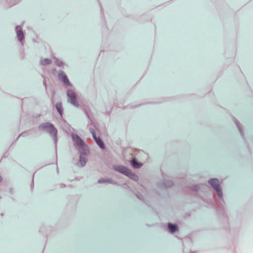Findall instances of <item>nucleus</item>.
Returning a JSON list of instances; mask_svg holds the SVG:
<instances>
[{
  "mask_svg": "<svg viewBox=\"0 0 253 253\" xmlns=\"http://www.w3.org/2000/svg\"><path fill=\"white\" fill-rule=\"evenodd\" d=\"M114 169L117 171L125 174V175L129 176L135 180H137L138 179V177L137 175L133 174L129 169L125 167L120 166H115Z\"/></svg>",
  "mask_w": 253,
  "mask_h": 253,
  "instance_id": "1",
  "label": "nucleus"
},
{
  "mask_svg": "<svg viewBox=\"0 0 253 253\" xmlns=\"http://www.w3.org/2000/svg\"><path fill=\"white\" fill-rule=\"evenodd\" d=\"M209 183L216 190L218 196L219 197H221L222 196V193L218 180L216 178L211 179L209 180Z\"/></svg>",
  "mask_w": 253,
  "mask_h": 253,
  "instance_id": "2",
  "label": "nucleus"
},
{
  "mask_svg": "<svg viewBox=\"0 0 253 253\" xmlns=\"http://www.w3.org/2000/svg\"><path fill=\"white\" fill-rule=\"evenodd\" d=\"M40 128L46 129L51 134L54 135H55L57 132L56 129L53 127L52 125L49 123L43 124L40 126Z\"/></svg>",
  "mask_w": 253,
  "mask_h": 253,
  "instance_id": "3",
  "label": "nucleus"
},
{
  "mask_svg": "<svg viewBox=\"0 0 253 253\" xmlns=\"http://www.w3.org/2000/svg\"><path fill=\"white\" fill-rule=\"evenodd\" d=\"M72 138L75 144L79 147H84V143L81 138L77 134H73Z\"/></svg>",
  "mask_w": 253,
  "mask_h": 253,
  "instance_id": "4",
  "label": "nucleus"
},
{
  "mask_svg": "<svg viewBox=\"0 0 253 253\" xmlns=\"http://www.w3.org/2000/svg\"><path fill=\"white\" fill-rule=\"evenodd\" d=\"M67 95L70 98V103L75 106H77V101L74 92L72 90H69L67 92Z\"/></svg>",
  "mask_w": 253,
  "mask_h": 253,
  "instance_id": "5",
  "label": "nucleus"
},
{
  "mask_svg": "<svg viewBox=\"0 0 253 253\" xmlns=\"http://www.w3.org/2000/svg\"><path fill=\"white\" fill-rule=\"evenodd\" d=\"M58 77L59 79L65 84L68 85H71L70 83L69 82L67 76L62 71H60L59 72Z\"/></svg>",
  "mask_w": 253,
  "mask_h": 253,
  "instance_id": "6",
  "label": "nucleus"
},
{
  "mask_svg": "<svg viewBox=\"0 0 253 253\" xmlns=\"http://www.w3.org/2000/svg\"><path fill=\"white\" fill-rule=\"evenodd\" d=\"M91 133H92V134L93 135V138L95 140V141L97 143V144L99 146V147L100 148H101L102 149H104V143H103L102 140L99 137H97L96 136L94 130L91 131Z\"/></svg>",
  "mask_w": 253,
  "mask_h": 253,
  "instance_id": "7",
  "label": "nucleus"
},
{
  "mask_svg": "<svg viewBox=\"0 0 253 253\" xmlns=\"http://www.w3.org/2000/svg\"><path fill=\"white\" fill-rule=\"evenodd\" d=\"M80 161L82 166L85 165L86 162V154H82L81 155Z\"/></svg>",
  "mask_w": 253,
  "mask_h": 253,
  "instance_id": "8",
  "label": "nucleus"
},
{
  "mask_svg": "<svg viewBox=\"0 0 253 253\" xmlns=\"http://www.w3.org/2000/svg\"><path fill=\"white\" fill-rule=\"evenodd\" d=\"M131 163L135 168H139L142 166V164L137 163L135 159H133L131 161Z\"/></svg>",
  "mask_w": 253,
  "mask_h": 253,
  "instance_id": "9",
  "label": "nucleus"
},
{
  "mask_svg": "<svg viewBox=\"0 0 253 253\" xmlns=\"http://www.w3.org/2000/svg\"><path fill=\"white\" fill-rule=\"evenodd\" d=\"M56 108L60 115L62 116V106L61 103H58L56 105Z\"/></svg>",
  "mask_w": 253,
  "mask_h": 253,
  "instance_id": "10",
  "label": "nucleus"
},
{
  "mask_svg": "<svg viewBox=\"0 0 253 253\" xmlns=\"http://www.w3.org/2000/svg\"><path fill=\"white\" fill-rule=\"evenodd\" d=\"M51 61L48 59H42L41 61V64L42 65H46L51 64Z\"/></svg>",
  "mask_w": 253,
  "mask_h": 253,
  "instance_id": "11",
  "label": "nucleus"
},
{
  "mask_svg": "<svg viewBox=\"0 0 253 253\" xmlns=\"http://www.w3.org/2000/svg\"><path fill=\"white\" fill-rule=\"evenodd\" d=\"M168 226L170 232L171 233H173L176 230V227L175 225L169 223L168 224Z\"/></svg>",
  "mask_w": 253,
  "mask_h": 253,
  "instance_id": "12",
  "label": "nucleus"
},
{
  "mask_svg": "<svg viewBox=\"0 0 253 253\" xmlns=\"http://www.w3.org/2000/svg\"><path fill=\"white\" fill-rule=\"evenodd\" d=\"M17 36L19 40L21 41L24 38V35L22 31H17Z\"/></svg>",
  "mask_w": 253,
  "mask_h": 253,
  "instance_id": "13",
  "label": "nucleus"
},
{
  "mask_svg": "<svg viewBox=\"0 0 253 253\" xmlns=\"http://www.w3.org/2000/svg\"><path fill=\"white\" fill-rule=\"evenodd\" d=\"M2 179L1 177L0 176V182L1 181Z\"/></svg>",
  "mask_w": 253,
  "mask_h": 253,
  "instance_id": "14",
  "label": "nucleus"
}]
</instances>
